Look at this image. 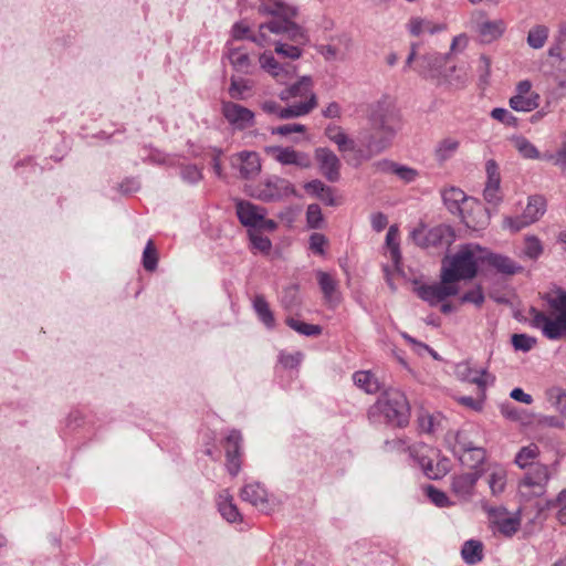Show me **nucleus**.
<instances>
[{
	"label": "nucleus",
	"instance_id": "f257e3e1",
	"mask_svg": "<svg viewBox=\"0 0 566 566\" xmlns=\"http://www.w3.org/2000/svg\"><path fill=\"white\" fill-rule=\"evenodd\" d=\"M397 132L391 119L385 116H375L371 119V127L361 129L357 140L350 138L345 130L337 125H328L325 128L326 137L337 145L340 153L350 151L353 155L348 163L358 167L386 150Z\"/></svg>",
	"mask_w": 566,
	"mask_h": 566
},
{
	"label": "nucleus",
	"instance_id": "f03ea898",
	"mask_svg": "<svg viewBox=\"0 0 566 566\" xmlns=\"http://www.w3.org/2000/svg\"><path fill=\"white\" fill-rule=\"evenodd\" d=\"M484 248L476 243L460 245L459 250L442 261L440 279L457 284L461 280H472L483 264Z\"/></svg>",
	"mask_w": 566,
	"mask_h": 566
},
{
	"label": "nucleus",
	"instance_id": "7ed1b4c3",
	"mask_svg": "<svg viewBox=\"0 0 566 566\" xmlns=\"http://www.w3.org/2000/svg\"><path fill=\"white\" fill-rule=\"evenodd\" d=\"M441 196L447 209L452 214L461 217L468 228L476 231L488 227L490 214L480 201L468 197L463 190L453 186L444 188Z\"/></svg>",
	"mask_w": 566,
	"mask_h": 566
},
{
	"label": "nucleus",
	"instance_id": "20e7f679",
	"mask_svg": "<svg viewBox=\"0 0 566 566\" xmlns=\"http://www.w3.org/2000/svg\"><path fill=\"white\" fill-rule=\"evenodd\" d=\"M371 411L381 413L392 426L403 427L409 421L410 408L407 398L399 389L386 390L373 406Z\"/></svg>",
	"mask_w": 566,
	"mask_h": 566
},
{
	"label": "nucleus",
	"instance_id": "39448f33",
	"mask_svg": "<svg viewBox=\"0 0 566 566\" xmlns=\"http://www.w3.org/2000/svg\"><path fill=\"white\" fill-rule=\"evenodd\" d=\"M410 237L412 241L422 249H444L450 247L454 241L452 228L446 224L428 228L423 223H420L411 231Z\"/></svg>",
	"mask_w": 566,
	"mask_h": 566
},
{
	"label": "nucleus",
	"instance_id": "423d86ee",
	"mask_svg": "<svg viewBox=\"0 0 566 566\" xmlns=\"http://www.w3.org/2000/svg\"><path fill=\"white\" fill-rule=\"evenodd\" d=\"M552 478L548 465L536 463L526 470L517 484V490L524 499H533L543 496L547 491V485Z\"/></svg>",
	"mask_w": 566,
	"mask_h": 566
},
{
	"label": "nucleus",
	"instance_id": "0eeeda50",
	"mask_svg": "<svg viewBox=\"0 0 566 566\" xmlns=\"http://www.w3.org/2000/svg\"><path fill=\"white\" fill-rule=\"evenodd\" d=\"M250 195L261 201L273 202L283 200L290 196H295L296 191L290 180L273 175L260 182Z\"/></svg>",
	"mask_w": 566,
	"mask_h": 566
},
{
	"label": "nucleus",
	"instance_id": "6e6552de",
	"mask_svg": "<svg viewBox=\"0 0 566 566\" xmlns=\"http://www.w3.org/2000/svg\"><path fill=\"white\" fill-rule=\"evenodd\" d=\"M488 514L490 527L495 533L505 537H512L521 527V515L518 512L510 513L504 506L483 505Z\"/></svg>",
	"mask_w": 566,
	"mask_h": 566
},
{
	"label": "nucleus",
	"instance_id": "1a4fd4ad",
	"mask_svg": "<svg viewBox=\"0 0 566 566\" xmlns=\"http://www.w3.org/2000/svg\"><path fill=\"white\" fill-rule=\"evenodd\" d=\"M546 211L545 199L541 196L530 197L526 208L523 213L517 217H505L503 227L517 232L523 228L536 222Z\"/></svg>",
	"mask_w": 566,
	"mask_h": 566
},
{
	"label": "nucleus",
	"instance_id": "9d476101",
	"mask_svg": "<svg viewBox=\"0 0 566 566\" xmlns=\"http://www.w3.org/2000/svg\"><path fill=\"white\" fill-rule=\"evenodd\" d=\"M265 153L282 166L310 169L313 166L310 154L289 146H269Z\"/></svg>",
	"mask_w": 566,
	"mask_h": 566
},
{
	"label": "nucleus",
	"instance_id": "9b49d317",
	"mask_svg": "<svg viewBox=\"0 0 566 566\" xmlns=\"http://www.w3.org/2000/svg\"><path fill=\"white\" fill-rule=\"evenodd\" d=\"M532 325L542 331L548 339H558L566 335V315L552 317L544 312L532 308Z\"/></svg>",
	"mask_w": 566,
	"mask_h": 566
},
{
	"label": "nucleus",
	"instance_id": "f8f14e48",
	"mask_svg": "<svg viewBox=\"0 0 566 566\" xmlns=\"http://www.w3.org/2000/svg\"><path fill=\"white\" fill-rule=\"evenodd\" d=\"M230 165L239 171L242 179H254L261 172V159L258 153L243 150L230 157Z\"/></svg>",
	"mask_w": 566,
	"mask_h": 566
},
{
	"label": "nucleus",
	"instance_id": "ddd939ff",
	"mask_svg": "<svg viewBox=\"0 0 566 566\" xmlns=\"http://www.w3.org/2000/svg\"><path fill=\"white\" fill-rule=\"evenodd\" d=\"M481 478L479 470L454 474L451 478V492L462 502H470L475 494V485Z\"/></svg>",
	"mask_w": 566,
	"mask_h": 566
},
{
	"label": "nucleus",
	"instance_id": "4468645a",
	"mask_svg": "<svg viewBox=\"0 0 566 566\" xmlns=\"http://www.w3.org/2000/svg\"><path fill=\"white\" fill-rule=\"evenodd\" d=\"M459 287L457 284L443 282L434 284H422L416 289L417 295L429 305L434 306L443 302L449 296L457 295Z\"/></svg>",
	"mask_w": 566,
	"mask_h": 566
},
{
	"label": "nucleus",
	"instance_id": "2eb2a0df",
	"mask_svg": "<svg viewBox=\"0 0 566 566\" xmlns=\"http://www.w3.org/2000/svg\"><path fill=\"white\" fill-rule=\"evenodd\" d=\"M222 115L227 122L238 130H243L254 125V113L233 102L222 103Z\"/></svg>",
	"mask_w": 566,
	"mask_h": 566
},
{
	"label": "nucleus",
	"instance_id": "dca6fc26",
	"mask_svg": "<svg viewBox=\"0 0 566 566\" xmlns=\"http://www.w3.org/2000/svg\"><path fill=\"white\" fill-rule=\"evenodd\" d=\"M315 158L322 175L328 181L336 182L339 180L340 160L331 149L326 147L316 148Z\"/></svg>",
	"mask_w": 566,
	"mask_h": 566
},
{
	"label": "nucleus",
	"instance_id": "f3484780",
	"mask_svg": "<svg viewBox=\"0 0 566 566\" xmlns=\"http://www.w3.org/2000/svg\"><path fill=\"white\" fill-rule=\"evenodd\" d=\"M235 212L242 226L250 228L249 230H256L262 216H266L264 207L254 205L247 200H237Z\"/></svg>",
	"mask_w": 566,
	"mask_h": 566
},
{
	"label": "nucleus",
	"instance_id": "a211bd4d",
	"mask_svg": "<svg viewBox=\"0 0 566 566\" xmlns=\"http://www.w3.org/2000/svg\"><path fill=\"white\" fill-rule=\"evenodd\" d=\"M458 376L463 380L470 384H474L478 386V389L481 391V395H484L485 388L488 385L494 381V377L486 371L484 368L475 369L470 366L469 363H463L458 365L457 367Z\"/></svg>",
	"mask_w": 566,
	"mask_h": 566
},
{
	"label": "nucleus",
	"instance_id": "6ab92c4d",
	"mask_svg": "<svg viewBox=\"0 0 566 566\" xmlns=\"http://www.w3.org/2000/svg\"><path fill=\"white\" fill-rule=\"evenodd\" d=\"M483 256V264H486L490 268L494 269L497 273L504 275H514L523 271V266L515 262L514 260H512L511 258L503 254L490 252L485 248Z\"/></svg>",
	"mask_w": 566,
	"mask_h": 566
},
{
	"label": "nucleus",
	"instance_id": "aec40b11",
	"mask_svg": "<svg viewBox=\"0 0 566 566\" xmlns=\"http://www.w3.org/2000/svg\"><path fill=\"white\" fill-rule=\"evenodd\" d=\"M241 500L250 503L260 511L269 509V495L266 490L260 483H248L240 492Z\"/></svg>",
	"mask_w": 566,
	"mask_h": 566
},
{
	"label": "nucleus",
	"instance_id": "412c9836",
	"mask_svg": "<svg viewBox=\"0 0 566 566\" xmlns=\"http://www.w3.org/2000/svg\"><path fill=\"white\" fill-rule=\"evenodd\" d=\"M217 506L224 520L229 523L242 521V516L228 490H222L217 497Z\"/></svg>",
	"mask_w": 566,
	"mask_h": 566
},
{
	"label": "nucleus",
	"instance_id": "4be33fe9",
	"mask_svg": "<svg viewBox=\"0 0 566 566\" xmlns=\"http://www.w3.org/2000/svg\"><path fill=\"white\" fill-rule=\"evenodd\" d=\"M293 17L294 15H289L287 18L277 17L279 19H275L280 27L277 34H284L286 38L298 44L305 43L307 41L306 34L300 25L291 21V18Z\"/></svg>",
	"mask_w": 566,
	"mask_h": 566
},
{
	"label": "nucleus",
	"instance_id": "5701e85b",
	"mask_svg": "<svg viewBox=\"0 0 566 566\" xmlns=\"http://www.w3.org/2000/svg\"><path fill=\"white\" fill-rule=\"evenodd\" d=\"M460 142L453 137H446L439 140L434 147V159L439 165L450 160L459 150Z\"/></svg>",
	"mask_w": 566,
	"mask_h": 566
},
{
	"label": "nucleus",
	"instance_id": "b1692460",
	"mask_svg": "<svg viewBox=\"0 0 566 566\" xmlns=\"http://www.w3.org/2000/svg\"><path fill=\"white\" fill-rule=\"evenodd\" d=\"M453 444L452 452L455 457L459 458L462 464H470V461L467 459L468 450L474 447V442L470 439L469 431L462 429L457 431L453 434Z\"/></svg>",
	"mask_w": 566,
	"mask_h": 566
},
{
	"label": "nucleus",
	"instance_id": "393cba45",
	"mask_svg": "<svg viewBox=\"0 0 566 566\" xmlns=\"http://www.w3.org/2000/svg\"><path fill=\"white\" fill-rule=\"evenodd\" d=\"M312 80L308 76H303L300 81L291 85L290 87L283 90L280 93V98L282 101H289L290 98L301 97L307 98L311 97L312 92Z\"/></svg>",
	"mask_w": 566,
	"mask_h": 566
},
{
	"label": "nucleus",
	"instance_id": "a878e982",
	"mask_svg": "<svg viewBox=\"0 0 566 566\" xmlns=\"http://www.w3.org/2000/svg\"><path fill=\"white\" fill-rule=\"evenodd\" d=\"M260 65L280 83H284L291 76L290 70L280 65L271 53H263L260 55Z\"/></svg>",
	"mask_w": 566,
	"mask_h": 566
},
{
	"label": "nucleus",
	"instance_id": "bb28decb",
	"mask_svg": "<svg viewBox=\"0 0 566 566\" xmlns=\"http://www.w3.org/2000/svg\"><path fill=\"white\" fill-rule=\"evenodd\" d=\"M317 105L316 95L311 94V97L306 102L294 103L287 107L280 109L279 118L287 119L293 117H300L308 114Z\"/></svg>",
	"mask_w": 566,
	"mask_h": 566
},
{
	"label": "nucleus",
	"instance_id": "cd10ccee",
	"mask_svg": "<svg viewBox=\"0 0 566 566\" xmlns=\"http://www.w3.org/2000/svg\"><path fill=\"white\" fill-rule=\"evenodd\" d=\"M541 450L536 443H530L522 447L514 458V463L522 470H527L534 467L537 462L535 460L539 457Z\"/></svg>",
	"mask_w": 566,
	"mask_h": 566
},
{
	"label": "nucleus",
	"instance_id": "c85d7f7f",
	"mask_svg": "<svg viewBox=\"0 0 566 566\" xmlns=\"http://www.w3.org/2000/svg\"><path fill=\"white\" fill-rule=\"evenodd\" d=\"M230 64L243 74H250L253 66L249 53L243 48H231L228 52Z\"/></svg>",
	"mask_w": 566,
	"mask_h": 566
},
{
	"label": "nucleus",
	"instance_id": "c756f323",
	"mask_svg": "<svg viewBox=\"0 0 566 566\" xmlns=\"http://www.w3.org/2000/svg\"><path fill=\"white\" fill-rule=\"evenodd\" d=\"M355 386L364 390L366 394L373 395L379 391L380 382L377 377L369 370H358L353 374Z\"/></svg>",
	"mask_w": 566,
	"mask_h": 566
},
{
	"label": "nucleus",
	"instance_id": "7c9ffc66",
	"mask_svg": "<svg viewBox=\"0 0 566 566\" xmlns=\"http://www.w3.org/2000/svg\"><path fill=\"white\" fill-rule=\"evenodd\" d=\"M483 543L478 539L465 541L461 548V557L468 565L479 564L483 557Z\"/></svg>",
	"mask_w": 566,
	"mask_h": 566
},
{
	"label": "nucleus",
	"instance_id": "2f4dec72",
	"mask_svg": "<svg viewBox=\"0 0 566 566\" xmlns=\"http://www.w3.org/2000/svg\"><path fill=\"white\" fill-rule=\"evenodd\" d=\"M409 32L415 36H420L423 34H434L446 30L444 24H437L430 20L421 19V18H412L408 23Z\"/></svg>",
	"mask_w": 566,
	"mask_h": 566
},
{
	"label": "nucleus",
	"instance_id": "473e14b6",
	"mask_svg": "<svg viewBox=\"0 0 566 566\" xmlns=\"http://www.w3.org/2000/svg\"><path fill=\"white\" fill-rule=\"evenodd\" d=\"M252 305L254 312L258 315V318L265 325L266 328L273 329L276 326V322L265 297L260 294L255 295Z\"/></svg>",
	"mask_w": 566,
	"mask_h": 566
},
{
	"label": "nucleus",
	"instance_id": "72a5a7b5",
	"mask_svg": "<svg viewBox=\"0 0 566 566\" xmlns=\"http://www.w3.org/2000/svg\"><path fill=\"white\" fill-rule=\"evenodd\" d=\"M506 483L507 472L503 467L495 465L490 469L488 484L492 495L499 496L502 494L506 488Z\"/></svg>",
	"mask_w": 566,
	"mask_h": 566
},
{
	"label": "nucleus",
	"instance_id": "f704fd0d",
	"mask_svg": "<svg viewBox=\"0 0 566 566\" xmlns=\"http://www.w3.org/2000/svg\"><path fill=\"white\" fill-rule=\"evenodd\" d=\"M506 24L503 20L485 21L479 25V34L483 42L490 43L504 33Z\"/></svg>",
	"mask_w": 566,
	"mask_h": 566
},
{
	"label": "nucleus",
	"instance_id": "c9c22d12",
	"mask_svg": "<svg viewBox=\"0 0 566 566\" xmlns=\"http://www.w3.org/2000/svg\"><path fill=\"white\" fill-rule=\"evenodd\" d=\"M259 11L261 13L271 14L274 17H285L295 15V9L286 6L281 0H261V4L259 7Z\"/></svg>",
	"mask_w": 566,
	"mask_h": 566
},
{
	"label": "nucleus",
	"instance_id": "e433bc0d",
	"mask_svg": "<svg viewBox=\"0 0 566 566\" xmlns=\"http://www.w3.org/2000/svg\"><path fill=\"white\" fill-rule=\"evenodd\" d=\"M510 107L516 112H532L539 106V95H513L509 101Z\"/></svg>",
	"mask_w": 566,
	"mask_h": 566
},
{
	"label": "nucleus",
	"instance_id": "4c0bfd02",
	"mask_svg": "<svg viewBox=\"0 0 566 566\" xmlns=\"http://www.w3.org/2000/svg\"><path fill=\"white\" fill-rule=\"evenodd\" d=\"M316 276L325 300L333 302L337 292V281L329 273L324 271H318Z\"/></svg>",
	"mask_w": 566,
	"mask_h": 566
},
{
	"label": "nucleus",
	"instance_id": "58836bf2",
	"mask_svg": "<svg viewBox=\"0 0 566 566\" xmlns=\"http://www.w3.org/2000/svg\"><path fill=\"white\" fill-rule=\"evenodd\" d=\"M277 21L272 20L268 23L260 24L258 34L251 35L250 40L256 43L259 46H265L271 43L268 33L277 34L279 30Z\"/></svg>",
	"mask_w": 566,
	"mask_h": 566
},
{
	"label": "nucleus",
	"instance_id": "ea45409f",
	"mask_svg": "<svg viewBox=\"0 0 566 566\" xmlns=\"http://www.w3.org/2000/svg\"><path fill=\"white\" fill-rule=\"evenodd\" d=\"M548 307L557 315H566V291L556 290L545 297Z\"/></svg>",
	"mask_w": 566,
	"mask_h": 566
},
{
	"label": "nucleus",
	"instance_id": "a19ab883",
	"mask_svg": "<svg viewBox=\"0 0 566 566\" xmlns=\"http://www.w3.org/2000/svg\"><path fill=\"white\" fill-rule=\"evenodd\" d=\"M285 323L293 331L297 332L301 335L305 336H318L322 333V327L319 325L307 324L301 322L294 317H287Z\"/></svg>",
	"mask_w": 566,
	"mask_h": 566
},
{
	"label": "nucleus",
	"instance_id": "79ce46f5",
	"mask_svg": "<svg viewBox=\"0 0 566 566\" xmlns=\"http://www.w3.org/2000/svg\"><path fill=\"white\" fill-rule=\"evenodd\" d=\"M548 38V28L542 24L535 25L528 31L527 44L533 49H542Z\"/></svg>",
	"mask_w": 566,
	"mask_h": 566
},
{
	"label": "nucleus",
	"instance_id": "37998d69",
	"mask_svg": "<svg viewBox=\"0 0 566 566\" xmlns=\"http://www.w3.org/2000/svg\"><path fill=\"white\" fill-rule=\"evenodd\" d=\"M515 148L518 153L528 159H538L541 158L539 151L537 148L525 137H516L513 139Z\"/></svg>",
	"mask_w": 566,
	"mask_h": 566
},
{
	"label": "nucleus",
	"instance_id": "c03bdc74",
	"mask_svg": "<svg viewBox=\"0 0 566 566\" xmlns=\"http://www.w3.org/2000/svg\"><path fill=\"white\" fill-rule=\"evenodd\" d=\"M399 230L397 226H390L386 234V244L390 250L391 258L395 262H398L401 258L399 250Z\"/></svg>",
	"mask_w": 566,
	"mask_h": 566
},
{
	"label": "nucleus",
	"instance_id": "a18cd8bd",
	"mask_svg": "<svg viewBox=\"0 0 566 566\" xmlns=\"http://www.w3.org/2000/svg\"><path fill=\"white\" fill-rule=\"evenodd\" d=\"M249 239L254 250L268 254L271 251L272 242L268 237L260 234L256 230H249Z\"/></svg>",
	"mask_w": 566,
	"mask_h": 566
},
{
	"label": "nucleus",
	"instance_id": "49530a36",
	"mask_svg": "<svg viewBox=\"0 0 566 566\" xmlns=\"http://www.w3.org/2000/svg\"><path fill=\"white\" fill-rule=\"evenodd\" d=\"M486 171V188H494L500 190L501 177L499 171V166L493 159H489L485 164Z\"/></svg>",
	"mask_w": 566,
	"mask_h": 566
},
{
	"label": "nucleus",
	"instance_id": "de8ad7c7",
	"mask_svg": "<svg viewBox=\"0 0 566 566\" xmlns=\"http://www.w3.org/2000/svg\"><path fill=\"white\" fill-rule=\"evenodd\" d=\"M158 254L151 240H149L143 252V266L146 271H154L157 268Z\"/></svg>",
	"mask_w": 566,
	"mask_h": 566
},
{
	"label": "nucleus",
	"instance_id": "09e8293b",
	"mask_svg": "<svg viewBox=\"0 0 566 566\" xmlns=\"http://www.w3.org/2000/svg\"><path fill=\"white\" fill-rule=\"evenodd\" d=\"M306 222L311 229H319L323 226L324 218L318 205L312 203L306 209Z\"/></svg>",
	"mask_w": 566,
	"mask_h": 566
},
{
	"label": "nucleus",
	"instance_id": "8fccbe9b",
	"mask_svg": "<svg viewBox=\"0 0 566 566\" xmlns=\"http://www.w3.org/2000/svg\"><path fill=\"white\" fill-rule=\"evenodd\" d=\"M543 159L552 161L555 166L566 169V134L555 154H545Z\"/></svg>",
	"mask_w": 566,
	"mask_h": 566
},
{
	"label": "nucleus",
	"instance_id": "3c124183",
	"mask_svg": "<svg viewBox=\"0 0 566 566\" xmlns=\"http://www.w3.org/2000/svg\"><path fill=\"white\" fill-rule=\"evenodd\" d=\"M515 350L530 352L536 344V339L526 334H513L511 338Z\"/></svg>",
	"mask_w": 566,
	"mask_h": 566
},
{
	"label": "nucleus",
	"instance_id": "603ef678",
	"mask_svg": "<svg viewBox=\"0 0 566 566\" xmlns=\"http://www.w3.org/2000/svg\"><path fill=\"white\" fill-rule=\"evenodd\" d=\"M426 493L430 501L438 507H448L451 505L447 494L443 491L436 489L433 485H428L426 488Z\"/></svg>",
	"mask_w": 566,
	"mask_h": 566
},
{
	"label": "nucleus",
	"instance_id": "864d4df0",
	"mask_svg": "<svg viewBox=\"0 0 566 566\" xmlns=\"http://www.w3.org/2000/svg\"><path fill=\"white\" fill-rule=\"evenodd\" d=\"M249 90H251V84L248 80L234 77L231 78L229 93L232 98L242 99L243 93Z\"/></svg>",
	"mask_w": 566,
	"mask_h": 566
},
{
	"label": "nucleus",
	"instance_id": "5fc2aeb1",
	"mask_svg": "<svg viewBox=\"0 0 566 566\" xmlns=\"http://www.w3.org/2000/svg\"><path fill=\"white\" fill-rule=\"evenodd\" d=\"M491 116L495 120H499L507 126L515 127L517 125V118L506 108H493Z\"/></svg>",
	"mask_w": 566,
	"mask_h": 566
},
{
	"label": "nucleus",
	"instance_id": "6e6d98bb",
	"mask_svg": "<svg viewBox=\"0 0 566 566\" xmlns=\"http://www.w3.org/2000/svg\"><path fill=\"white\" fill-rule=\"evenodd\" d=\"M543 252L541 241L536 237H527L525 240L524 254L530 259H537Z\"/></svg>",
	"mask_w": 566,
	"mask_h": 566
},
{
	"label": "nucleus",
	"instance_id": "4d7b16f0",
	"mask_svg": "<svg viewBox=\"0 0 566 566\" xmlns=\"http://www.w3.org/2000/svg\"><path fill=\"white\" fill-rule=\"evenodd\" d=\"M394 175L406 184L412 182L418 177L419 172L409 166L396 164Z\"/></svg>",
	"mask_w": 566,
	"mask_h": 566
},
{
	"label": "nucleus",
	"instance_id": "13d9d810",
	"mask_svg": "<svg viewBox=\"0 0 566 566\" xmlns=\"http://www.w3.org/2000/svg\"><path fill=\"white\" fill-rule=\"evenodd\" d=\"M275 52L284 57L296 60L302 55V50L297 45L275 43Z\"/></svg>",
	"mask_w": 566,
	"mask_h": 566
},
{
	"label": "nucleus",
	"instance_id": "bf43d9fd",
	"mask_svg": "<svg viewBox=\"0 0 566 566\" xmlns=\"http://www.w3.org/2000/svg\"><path fill=\"white\" fill-rule=\"evenodd\" d=\"M241 453H232V450L230 448H227V470L232 475L235 476L240 470H241V461H240Z\"/></svg>",
	"mask_w": 566,
	"mask_h": 566
},
{
	"label": "nucleus",
	"instance_id": "052dcab7",
	"mask_svg": "<svg viewBox=\"0 0 566 566\" xmlns=\"http://www.w3.org/2000/svg\"><path fill=\"white\" fill-rule=\"evenodd\" d=\"M566 392L559 387H553L546 390L547 401L556 409L565 401Z\"/></svg>",
	"mask_w": 566,
	"mask_h": 566
},
{
	"label": "nucleus",
	"instance_id": "680f3d73",
	"mask_svg": "<svg viewBox=\"0 0 566 566\" xmlns=\"http://www.w3.org/2000/svg\"><path fill=\"white\" fill-rule=\"evenodd\" d=\"M326 243H327V239L322 233L314 232L310 237V249L314 253H317L321 255L324 254L325 253L324 247L326 245Z\"/></svg>",
	"mask_w": 566,
	"mask_h": 566
},
{
	"label": "nucleus",
	"instance_id": "e2e57ef3",
	"mask_svg": "<svg viewBox=\"0 0 566 566\" xmlns=\"http://www.w3.org/2000/svg\"><path fill=\"white\" fill-rule=\"evenodd\" d=\"M181 177L187 182L196 184L202 178V174L197 166L188 165L181 169Z\"/></svg>",
	"mask_w": 566,
	"mask_h": 566
},
{
	"label": "nucleus",
	"instance_id": "0e129e2a",
	"mask_svg": "<svg viewBox=\"0 0 566 566\" xmlns=\"http://www.w3.org/2000/svg\"><path fill=\"white\" fill-rule=\"evenodd\" d=\"M467 459L470 461L468 467L474 469L478 464L482 463L485 459V451L480 447H472V449L468 450Z\"/></svg>",
	"mask_w": 566,
	"mask_h": 566
},
{
	"label": "nucleus",
	"instance_id": "69168bd1",
	"mask_svg": "<svg viewBox=\"0 0 566 566\" xmlns=\"http://www.w3.org/2000/svg\"><path fill=\"white\" fill-rule=\"evenodd\" d=\"M242 436L238 430H231L226 438L224 448H230L232 453H240L241 451Z\"/></svg>",
	"mask_w": 566,
	"mask_h": 566
},
{
	"label": "nucleus",
	"instance_id": "338daca9",
	"mask_svg": "<svg viewBox=\"0 0 566 566\" xmlns=\"http://www.w3.org/2000/svg\"><path fill=\"white\" fill-rule=\"evenodd\" d=\"M468 44H469V38L467 34L461 33V34L454 36L451 42L450 52L448 53V56L463 52L467 49Z\"/></svg>",
	"mask_w": 566,
	"mask_h": 566
},
{
	"label": "nucleus",
	"instance_id": "774afa93",
	"mask_svg": "<svg viewBox=\"0 0 566 566\" xmlns=\"http://www.w3.org/2000/svg\"><path fill=\"white\" fill-rule=\"evenodd\" d=\"M461 302L462 303H472L478 306L482 305V303L484 302V294H483L481 287H475V289L464 293L461 297Z\"/></svg>",
	"mask_w": 566,
	"mask_h": 566
}]
</instances>
